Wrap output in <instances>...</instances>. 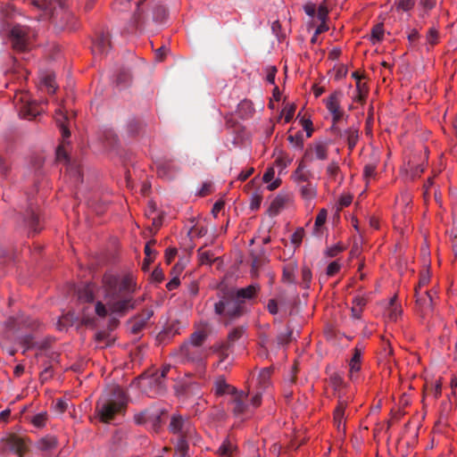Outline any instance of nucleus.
Instances as JSON below:
<instances>
[{"label":"nucleus","instance_id":"f257e3e1","mask_svg":"<svg viewBox=\"0 0 457 457\" xmlns=\"http://www.w3.org/2000/svg\"><path fill=\"white\" fill-rule=\"evenodd\" d=\"M137 283L132 275H125L122 278L106 272L102 278V288L106 305L97 301L95 312L100 318H105L108 310L112 313L124 315L129 310L136 307L132 294L136 291Z\"/></svg>","mask_w":457,"mask_h":457},{"label":"nucleus","instance_id":"f03ea898","mask_svg":"<svg viewBox=\"0 0 457 457\" xmlns=\"http://www.w3.org/2000/svg\"><path fill=\"white\" fill-rule=\"evenodd\" d=\"M129 404V395L119 386L103 395L96 403V412L104 423H109L118 415H124Z\"/></svg>","mask_w":457,"mask_h":457},{"label":"nucleus","instance_id":"7ed1b4c3","mask_svg":"<svg viewBox=\"0 0 457 457\" xmlns=\"http://www.w3.org/2000/svg\"><path fill=\"white\" fill-rule=\"evenodd\" d=\"M214 312L220 317V320L227 326L243 314L244 302L228 292L214 303Z\"/></svg>","mask_w":457,"mask_h":457},{"label":"nucleus","instance_id":"20e7f679","mask_svg":"<svg viewBox=\"0 0 457 457\" xmlns=\"http://www.w3.org/2000/svg\"><path fill=\"white\" fill-rule=\"evenodd\" d=\"M9 40L14 51L27 52L34 46L36 33L26 25L14 24L9 31Z\"/></svg>","mask_w":457,"mask_h":457},{"label":"nucleus","instance_id":"39448f33","mask_svg":"<svg viewBox=\"0 0 457 457\" xmlns=\"http://www.w3.org/2000/svg\"><path fill=\"white\" fill-rule=\"evenodd\" d=\"M14 103L19 108L20 115L25 119L32 120L40 112L37 104L30 100V95L28 92L17 93Z\"/></svg>","mask_w":457,"mask_h":457},{"label":"nucleus","instance_id":"423d86ee","mask_svg":"<svg viewBox=\"0 0 457 457\" xmlns=\"http://www.w3.org/2000/svg\"><path fill=\"white\" fill-rule=\"evenodd\" d=\"M416 304L420 316L425 319L434 310L435 299L437 297L436 289H424L421 292H415Z\"/></svg>","mask_w":457,"mask_h":457},{"label":"nucleus","instance_id":"0eeeda50","mask_svg":"<svg viewBox=\"0 0 457 457\" xmlns=\"http://www.w3.org/2000/svg\"><path fill=\"white\" fill-rule=\"evenodd\" d=\"M341 91H334L327 99L324 100L325 105L328 112L332 116L331 130H337V124L343 119L345 112L341 108Z\"/></svg>","mask_w":457,"mask_h":457},{"label":"nucleus","instance_id":"6e6552de","mask_svg":"<svg viewBox=\"0 0 457 457\" xmlns=\"http://www.w3.org/2000/svg\"><path fill=\"white\" fill-rule=\"evenodd\" d=\"M4 445L18 457H23L29 450L30 442L28 438L10 434L3 439Z\"/></svg>","mask_w":457,"mask_h":457},{"label":"nucleus","instance_id":"1a4fd4ad","mask_svg":"<svg viewBox=\"0 0 457 457\" xmlns=\"http://www.w3.org/2000/svg\"><path fill=\"white\" fill-rule=\"evenodd\" d=\"M169 430L172 434H177L180 435V436L187 437L192 434L194 428L188 418H185L179 413H174L170 417Z\"/></svg>","mask_w":457,"mask_h":457},{"label":"nucleus","instance_id":"9d476101","mask_svg":"<svg viewBox=\"0 0 457 457\" xmlns=\"http://www.w3.org/2000/svg\"><path fill=\"white\" fill-rule=\"evenodd\" d=\"M328 157V144L326 141H314L308 145L303 158L308 161H325Z\"/></svg>","mask_w":457,"mask_h":457},{"label":"nucleus","instance_id":"9b49d317","mask_svg":"<svg viewBox=\"0 0 457 457\" xmlns=\"http://www.w3.org/2000/svg\"><path fill=\"white\" fill-rule=\"evenodd\" d=\"M180 354L186 361L191 362H200L203 370L204 371L205 366L202 363L207 357L206 351L199 346L182 345L180 347Z\"/></svg>","mask_w":457,"mask_h":457},{"label":"nucleus","instance_id":"f8f14e48","mask_svg":"<svg viewBox=\"0 0 457 457\" xmlns=\"http://www.w3.org/2000/svg\"><path fill=\"white\" fill-rule=\"evenodd\" d=\"M345 177L338 162L335 161L330 162L325 170V186L330 187L336 185L337 187H340Z\"/></svg>","mask_w":457,"mask_h":457},{"label":"nucleus","instance_id":"ddd939ff","mask_svg":"<svg viewBox=\"0 0 457 457\" xmlns=\"http://www.w3.org/2000/svg\"><path fill=\"white\" fill-rule=\"evenodd\" d=\"M347 399L340 395V399L337 401V405L333 413L334 425L336 426L339 433L345 434V412L347 407Z\"/></svg>","mask_w":457,"mask_h":457},{"label":"nucleus","instance_id":"4468645a","mask_svg":"<svg viewBox=\"0 0 457 457\" xmlns=\"http://www.w3.org/2000/svg\"><path fill=\"white\" fill-rule=\"evenodd\" d=\"M363 347L356 345L353 349V356L349 361V379L356 381L359 378V373L361 369V355Z\"/></svg>","mask_w":457,"mask_h":457},{"label":"nucleus","instance_id":"2eb2a0df","mask_svg":"<svg viewBox=\"0 0 457 457\" xmlns=\"http://www.w3.org/2000/svg\"><path fill=\"white\" fill-rule=\"evenodd\" d=\"M328 383L337 395L338 400L340 399V395H343V397L347 399V402H349L351 395H348L347 386L339 374L334 373L330 375Z\"/></svg>","mask_w":457,"mask_h":457},{"label":"nucleus","instance_id":"dca6fc26","mask_svg":"<svg viewBox=\"0 0 457 457\" xmlns=\"http://www.w3.org/2000/svg\"><path fill=\"white\" fill-rule=\"evenodd\" d=\"M153 315L154 311L147 309L144 310L141 314L132 318L129 321L131 333L136 335L143 330Z\"/></svg>","mask_w":457,"mask_h":457},{"label":"nucleus","instance_id":"f3484780","mask_svg":"<svg viewBox=\"0 0 457 457\" xmlns=\"http://www.w3.org/2000/svg\"><path fill=\"white\" fill-rule=\"evenodd\" d=\"M137 6L132 21L135 29H137L145 21V11L152 5L153 0H134Z\"/></svg>","mask_w":457,"mask_h":457},{"label":"nucleus","instance_id":"a211bd4d","mask_svg":"<svg viewBox=\"0 0 457 457\" xmlns=\"http://www.w3.org/2000/svg\"><path fill=\"white\" fill-rule=\"evenodd\" d=\"M213 393L216 396H223V395H234L237 394V390L235 386L228 384L223 376H220L216 378L213 383Z\"/></svg>","mask_w":457,"mask_h":457},{"label":"nucleus","instance_id":"6ab92c4d","mask_svg":"<svg viewBox=\"0 0 457 457\" xmlns=\"http://www.w3.org/2000/svg\"><path fill=\"white\" fill-rule=\"evenodd\" d=\"M261 291V286L258 283L251 284L245 287L239 288L234 295L237 300L254 299Z\"/></svg>","mask_w":457,"mask_h":457},{"label":"nucleus","instance_id":"aec40b11","mask_svg":"<svg viewBox=\"0 0 457 457\" xmlns=\"http://www.w3.org/2000/svg\"><path fill=\"white\" fill-rule=\"evenodd\" d=\"M110 46L111 42L109 35L102 33L94 40L92 51L94 54H103L108 51Z\"/></svg>","mask_w":457,"mask_h":457},{"label":"nucleus","instance_id":"412c9836","mask_svg":"<svg viewBox=\"0 0 457 457\" xmlns=\"http://www.w3.org/2000/svg\"><path fill=\"white\" fill-rule=\"evenodd\" d=\"M403 314L402 305L397 303L396 295L393 296L388 303L386 309V317L390 321H397Z\"/></svg>","mask_w":457,"mask_h":457},{"label":"nucleus","instance_id":"4be33fe9","mask_svg":"<svg viewBox=\"0 0 457 457\" xmlns=\"http://www.w3.org/2000/svg\"><path fill=\"white\" fill-rule=\"evenodd\" d=\"M275 169L274 167L270 166L268 167L262 176V180L264 183H267V188L270 191H273L277 188H278L281 185V179L279 178L275 179Z\"/></svg>","mask_w":457,"mask_h":457},{"label":"nucleus","instance_id":"5701e85b","mask_svg":"<svg viewBox=\"0 0 457 457\" xmlns=\"http://www.w3.org/2000/svg\"><path fill=\"white\" fill-rule=\"evenodd\" d=\"M157 175L161 178H170L176 168L171 160H162L156 164Z\"/></svg>","mask_w":457,"mask_h":457},{"label":"nucleus","instance_id":"b1692460","mask_svg":"<svg viewBox=\"0 0 457 457\" xmlns=\"http://www.w3.org/2000/svg\"><path fill=\"white\" fill-rule=\"evenodd\" d=\"M424 395L426 396H431L434 399H437L442 395V380L438 378L434 382L427 381L424 386Z\"/></svg>","mask_w":457,"mask_h":457},{"label":"nucleus","instance_id":"393cba45","mask_svg":"<svg viewBox=\"0 0 457 457\" xmlns=\"http://www.w3.org/2000/svg\"><path fill=\"white\" fill-rule=\"evenodd\" d=\"M328 218V211L325 208H322L319 211L312 229V234L316 237H320L324 232V225L327 221Z\"/></svg>","mask_w":457,"mask_h":457},{"label":"nucleus","instance_id":"a878e982","mask_svg":"<svg viewBox=\"0 0 457 457\" xmlns=\"http://www.w3.org/2000/svg\"><path fill=\"white\" fill-rule=\"evenodd\" d=\"M237 112L240 118L249 119L254 114L255 109L251 100L244 99L238 104Z\"/></svg>","mask_w":457,"mask_h":457},{"label":"nucleus","instance_id":"bb28decb","mask_svg":"<svg viewBox=\"0 0 457 457\" xmlns=\"http://www.w3.org/2000/svg\"><path fill=\"white\" fill-rule=\"evenodd\" d=\"M95 286L87 284L78 290V299L80 303H92L95 300Z\"/></svg>","mask_w":457,"mask_h":457},{"label":"nucleus","instance_id":"cd10ccee","mask_svg":"<svg viewBox=\"0 0 457 457\" xmlns=\"http://www.w3.org/2000/svg\"><path fill=\"white\" fill-rule=\"evenodd\" d=\"M299 192L304 201L310 202L317 196V187L310 181L299 186Z\"/></svg>","mask_w":457,"mask_h":457},{"label":"nucleus","instance_id":"c85d7f7f","mask_svg":"<svg viewBox=\"0 0 457 457\" xmlns=\"http://www.w3.org/2000/svg\"><path fill=\"white\" fill-rule=\"evenodd\" d=\"M233 412L236 415H242L247 413L248 406L244 403L243 399L245 397V393L243 392H237L236 395H233Z\"/></svg>","mask_w":457,"mask_h":457},{"label":"nucleus","instance_id":"c756f323","mask_svg":"<svg viewBox=\"0 0 457 457\" xmlns=\"http://www.w3.org/2000/svg\"><path fill=\"white\" fill-rule=\"evenodd\" d=\"M237 451V446L229 438H226L220 446L216 450L215 454L219 457H232Z\"/></svg>","mask_w":457,"mask_h":457},{"label":"nucleus","instance_id":"7c9ffc66","mask_svg":"<svg viewBox=\"0 0 457 457\" xmlns=\"http://www.w3.org/2000/svg\"><path fill=\"white\" fill-rule=\"evenodd\" d=\"M31 2L37 8H40L43 10H49L53 12L56 11L57 6L61 10L62 9V0H31Z\"/></svg>","mask_w":457,"mask_h":457},{"label":"nucleus","instance_id":"2f4dec72","mask_svg":"<svg viewBox=\"0 0 457 457\" xmlns=\"http://www.w3.org/2000/svg\"><path fill=\"white\" fill-rule=\"evenodd\" d=\"M293 180L299 186L310 182V173L304 171V165L300 162L292 174Z\"/></svg>","mask_w":457,"mask_h":457},{"label":"nucleus","instance_id":"473e14b6","mask_svg":"<svg viewBox=\"0 0 457 457\" xmlns=\"http://www.w3.org/2000/svg\"><path fill=\"white\" fill-rule=\"evenodd\" d=\"M57 445L58 440L54 436H46L38 440L37 447L42 452H47L56 448Z\"/></svg>","mask_w":457,"mask_h":457},{"label":"nucleus","instance_id":"72a5a7b5","mask_svg":"<svg viewBox=\"0 0 457 457\" xmlns=\"http://www.w3.org/2000/svg\"><path fill=\"white\" fill-rule=\"evenodd\" d=\"M297 270L296 262H289L283 267L281 280L283 283H295V274Z\"/></svg>","mask_w":457,"mask_h":457},{"label":"nucleus","instance_id":"f704fd0d","mask_svg":"<svg viewBox=\"0 0 457 457\" xmlns=\"http://www.w3.org/2000/svg\"><path fill=\"white\" fill-rule=\"evenodd\" d=\"M54 120L57 123V126L61 129L62 137L63 138L69 137L71 135V132L66 125L67 117L61 109H58L55 112Z\"/></svg>","mask_w":457,"mask_h":457},{"label":"nucleus","instance_id":"c9c22d12","mask_svg":"<svg viewBox=\"0 0 457 457\" xmlns=\"http://www.w3.org/2000/svg\"><path fill=\"white\" fill-rule=\"evenodd\" d=\"M293 158L286 152L279 150L276 154L274 165L279 169V172L283 171L291 162Z\"/></svg>","mask_w":457,"mask_h":457},{"label":"nucleus","instance_id":"e433bc0d","mask_svg":"<svg viewBox=\"0 0 457 457\" xmlns=\"http://www.w3.org/2000/svg\"><path fill=\"white\" fill-rule=\"evenodd\" d=\"M272 374L271 368L262 369L258 375V387L260 390H265L270 386V378Z\"/></svg>","mask_w":457,"mask_h":457},{"label":"nucleus","instance_id":"4c0bfd02","mask_svg":"<svg viewBox=\"0 0 457 457\" xmlns=\"http://www.w3.org/2000/svg\"><path fill=\"white\" fill-rule=\"evenodd\" d=\"M199 262L202 265H211L217 259L214 253L211 250H204L203 247L197 251Z\"/></svg>","mask_w":457,"mask_h":457},{"label":"nucleus","instance_id":"58836bf2","mask_svg":"<svg viewBox=\"0 0 457 457\" xmlns=\"http://www.w3.org/2000/svg\"><path fill=\"white\" fill-rule=\"evenodd\" d=\"M356 92L357 94L354 96L353 100L361 104L364 103L369 94V87L367 83L364 81H357Z\"/></svg>","mask_w":457,"mask_h":457},{"label":"nucleus","instance_id":"ea45409f","mask_svg":"<svg viewBox=\"0 0 457 457\" xmlns=\"http://www.w3.org/2000/svg\"><path fill=\"white\" fill-rule=\"evenodd\" d=\"M412 201V197L411 194L408 192H403L400 194V195L396 196L395 198V204L398 207L403 208V212H407L410 208V204Z\"/></svg>","mask_w":457,"mask_h":457},{"label":"nucleus","instance_id":"a19ab883","mask_svg":"<svg viewBox=\"0 0 457 457\" xmlns=\"http://www.w3.org/2000/svg\"><path fill=\"white\" fill-rule=\"evenodd\" d=\"M436 0H419L420 17H428L429 12L436 7Z\"/></svg>","mask_w":457,"mask_h":457},{"label":"nucleus","instance_id":"79ce46f5","mask_svg":"<svg viewBox=\"0 0 457 457\" xmlns=\"http://www.w3.org/2000/svg\"><path fill=\"white\" fill-rule=\"evenodd\" d=\"M244 333H245V329L243 327L234 328L232 330L229 331V333L228 335L227 342L225 344L228 345V346L233 345V344L236 341H237L238 339H240L242 337Z\"/></svg>","mask_w":457,"mask_h":457},{"label":"nucleus","instance_id":"37998d69","mask_svg":"<svg viewBox=\"0 0 457 457\" xmlns=\"http://www.w3.org/2000/svg\"><path fill=\"white\" fill-rule=\"evenodd\" d=\"M295 110L296 105L294 103L286 104L281 111L279 119L283 117L286 123L290 122L294 118Z\"/></svg>","mask_w":457,"mask_h":457},{"label":"nucleus","instance_id":"c03bdc74","mask_svg":"<svg viewBox=\"0 0 457 457\" xmlns=\"http://www.w3.org/2000/svg\"><path fill=\"white\" fill-rule=\"evenodd\" d=\"M48 415L46 411L39 412L31 417V424L37 428H42L46 425Z\"/></svg>","mask_w":457,"mask_h":457},{"label":"nucleus","instance_id":"a18cd8bd","mask_svg":"<svg viewBox=\"0 0 457 457\" xmlns=\"http://www.w3.org/2000/svg\"><path fill=\"white\" fill-rule=\"evenodd\" d=\"M206 335L204 331H196L190 337L189 342L185 345L199 346L201 347L204 341L205 340Z\"/></svg>","mask_w":457,"mask_h":457},{"label":"nucleus","instance_id":"49530a36","mask_svg":"<svg viewBox=\"0 0 457 457\" xmlns=\"http://www.w3.org/2000/svg\"><path fill=\"white\" fill-rule=\"evenodd\" d=\"M430 281V274L428 270H424L420 275L418 285L415 287V292H421L428 289L427 287Z\"/></svg>","mask_w":457,"mask_h":457},{"label":"nucleus","instance_id":"de8ad7c7","mask_svg":"<svg viewBox=\"0 0 457 457\" xmlns=\"http://www.w3.org/2000/svg\"><path fill=\"white\" fill-rule=\"evenodd\" d=\"M43 85L47 88L48 93L54 94L56 90L55 78L52 74L46 75L42 78Z\"/></svg>","mask_w":457,"mask_h":457},{"label":"nucleus","instance_id":"09e8293b","mask_svg":"<svg viewBox=\"0 0 457 457\" xmlns=\"http://www.w3.org/2000/svg\"><path fill=\"white\" fill-rule=\"evenodd\" d=\"M305 231L304 228L299 227L295 229V231L291 236V243L295 245V247H299L303 242L304 237Z\"/></svg>","mask_w":457,"mask_h":457},{"label":"nucleus","instance_id":"8fccbe9b","mask_svg":"<svg viewBox=\"0 0 457 457\" xmlns=\"http://www.w3.org/2000/svg\"><path fill=\"white\" fill-rule=\"evenodd\" d=\"M166 9L162 5H155L153 10V19L156 22H162L166 19Z\"/></svg>","mask_w":457,"mask_h":457},{"label":"nucleus","instance_id":"3c124183","mask_svg":"<svg viewBox=\"0 0 457 457\" xmlns=\"http://www.w3.org/2000/svg\"><path fill=\"white\" fill-rule=\"evenodd\" d=\"M287 140L296 148L303 149V137L302 132L298 131L295 135H288Z\"/></svg>","mask_w":457,"mask_h":457},{"label":"nucleus","instance_id":"603ef678","mask_svg":"<svg viewBox=\"0 0 457 457\" xmlns=\"http://www.w3.org/2000/svg\"><path fill=\"white\" fill-rule=\"evenodd\" d=\"M301 275H302V280H303V287L304 288H309L310 284L312 282V274L310 268H308L306 266L303 267Z\"/></svg>","mask_w":457,"mask_h":457},{"label":"nucleus","instance_id":"864d4df0","mask_svg":"<svg viewBox=\"0 0 457 457\" xmlns=\"http://www.w3.org/2000/svg\"><path fill=\"white\" fill-rule=\"evenodd\" d=\"M427 43L435 46L438 43L439 33L436 28H430L426 36Z\"/></svg>","mask_w":457,"mask_h":457},{"label":"nucleus","instance_id":"5fc2aeb1","mask_svg":"<svg viewBox=\"0 0 457 457\" xmlns=\"http://www.w3.org/2000/svg\"><path fill=\"white\" fill-rule=\"evenodd\" d=\"M300 123L303 129L306 131L307 137H311L313 133V124L310 118L303 116L300 119Z\"/></svg>","mask_w":457,"mask_h":457},{"label":"nucleus","instance_id":"6e6d98bb","mask_svg":"<svg viewBox=\"0 0 457 457\" xmlns=\"http://www.w3.org/2000/svg\"><path fill=\"white\" fill-rule=\"evenodd\" d=\"M347 134V144L350 149H353L357 143L358 140V131L353 129H349L345 131Z\"/></svg>","mask_w":457,"mask_h":457},{"label":"nucleus","instance_id":"4d7b16f0","mask_svg":"<svg viewBox=\"0 0 457 457\" xmlns=\"http://www.w3.org/2000/svg\"><path fill=\"white\" fill-rule=\"evenodd\" d=\"M150 415L147 411H143L134 415V421L137 425H146L148 424Z\"/></svg>","mask_w":457,"mask_h":457},{"label":"nucleus","instance_id":"13d9d810","mask_svg":"<svg viewBox=\"0 0 457 457\" xmlns=\"http://www.w3.org/2000/svg\"><path fill=\"white\" fill-rule=\"evenodd\" d=\"M396 8L403 12H408L414 7V0H396Z\"/></svg>","mask_w":457,"mask_h":457},{"label":"nucleus","instance_id":"bf43d9fd","mask_svg":"<svg viewBox=\"0 0 457 457\" xmlns=\"http://www.w3.org/2000/svg\"><path fill=\"white\" fill-rule=\"evenodd\" d=\"M376 170L377 167L374 164L365 165L363 169V177L367 182H369L370 179H374L376 177Z\"/></svg>","mask_w":457,"mask_h":457},{"label":"nucleus","instance_id":"052dcab7","mask_svg":"<svg viewBox=\"0 0 457 457\" xmlns=\"http://www.w3.org/2000/svg\"><path fill=\"white\" fill-rule=\"evenodd\" d=\"M384 36V29L381 24H378L373 27L371 30V38L373 40V43L380 41L383 38Z\"/></svg>","mask_w":457,"mask_h":457},{"label":"nucleus","instance_id":"680f3d73","mask_svg":"<svg viewBox=\"0 0 457 457\" xmlns=\"http://www.w3.org/2000/svg\"><path fill=\"white\" fill-rule=\"evenodd\" d=\"M341 270V263L338 261H334L330 262L326 270V274L328 277H333L337 274Z\"/></svg>","mask_w":457,"mask_h":457},{"label":"nucleus","instance_id":"e2e57ef3","mask_svg":"<svg viewBox=\"0 0 457 457\" xmlns=\"http://www.w3.org/2000/svg\"><path fill=\"white\" fill-rule=\"evenodd\" d=\"M381 348V353L385 358H387L393 354V347L391 345V343L388 339H386L385 337H382Z\"/></svg>","mask_w":457,"mask_h":457},{"label":"nucleus","instance_id":"0e129e2a","mask_svg":"<svg viewBox=\"0 0 457 457\" xmlns=\"http://www.w3.org/2000/svg\"><path fill=\"white\" fill-rule=\"evenodd\" d=\"M344 250H345V247L341 244H336V245L328 247L326 250L325 254L328 257H336L337 254L342 253Z\"/></svg>","mask_w":457,"mask_h":457},{"label":"nucleus","instance_id":"69168bd1","mask_svg":"<svg viewBox=\"0 0 457 457\" xmlns=\"http://www.w3.org/2000/svg\"><path fill=\"white\" fill-rule=\"evenodd\" d=\"M408 166H409L410 170H411L412 175L417 177V176H420L421 173H423V171L425 170L426 162H425V160H423L421 162L418 163L416 166H413L411 164V162H409Z\"/></svg>","mask_w":457,"mask_h":457},{"label":"nucleus","instance_id":"338daca9","mask_svg":"<svg viewBox=\"0 0 457 457\" xmlns=\"http://www.w3.org/2000/svg\"><path fill=\"white\" fill-rule=\"evenodd\" d=\"M262 201V195L259 193H254L252 195L250 199V208L253 211L258 210L261 206Z\"/></svg>","mask_w":457,"mask_h":457},{"label":"nucleus","instance_id":"774afa93","mask_svg":"<svg viewBox=\"0 0 457 457\" xmlns=\"http://www.w3.org/2000/svg\"><path fill=\"white\" fill-rule=\"evenodd\" d=\"M188 453V445L186 437L181 436L176 445V453Z\"/></svg>","mask_w":457,"mask_h":457}]
</instances>
